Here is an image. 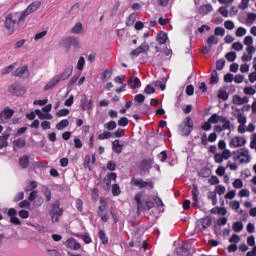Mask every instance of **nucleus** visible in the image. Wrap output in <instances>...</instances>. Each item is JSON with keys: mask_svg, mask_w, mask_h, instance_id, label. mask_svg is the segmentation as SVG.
I'll use <instances>...</instances> for the list:
<instances>
[{"mask_svg": "<svg viewBox=\"0 0 256 256\" xmlns=\"http://www.w3.org/2000/svg\"><path fill=\"white\" fill-rule=\"evenodd\" d=\"M65 246L68 249H72L73 251H79V249H81V243L77 242V240H75V238H69L65 242Z\"/></svg>", "mask_w": 256, "mask_h": 256, "instance_id": "12", "label": "nucleus"}, {"mask_svg": "<svg viewBox=\"0 0 256 256\" xmlns=\"http://www.w3.org/2000/svg\"><path fill=\"white\" fill-rule=\"evenodd\" d=\"M111 181H117V173L110 172L104 177L103 182L107 187H111Z\"/></svg>", "mask_w": 256, "mask_h": 256, "instance_id": "14", "label": "nucleus"}, {"mask_svg": "<svg viewBox=\"0 0 256 256\" xmlns=\"http://www.w3.org/2000/svg\"><path fill=\"white\" fill-rule=\"evenodd\" d=\"M128 85H131V89H137V87H140L141 85V80L138 77H136L134 80L133 78H129Z\"/></svg>", "mask_w": 256, "mask_h": 256, "instance_id": "26", "label": "nucleus"}, {"mask_svg": "<svg viewBox=\"0 0 256 256\" xmlns=\"http://www.w3.org/2000/svg\"><path fill=\"white\" fill-rule=\"evenodd\" d=\"M100 203L101 205L98 208L97 215L103 223H107V221H109V215L105 213V211H107V203H105L104 200L100 201Z\"/></svg>", "mask_w": 256, "mask_h": 256, "instance_id": "8", "label": "nucleus"}, {"mask_svg": "<svg viewBox=\"0 0 256 256\" xmlns=\"http://www.w3.org/2000/svg\"><path fill=\"white\" fill-rule=\"evenodd\" d=\"M84 167L85 169H89V171H91V155L89 154L85 156Z\"/></svg>", "mask_w": 256, "mask_h": 256, "instance_id": "47", "label": "nucleus"}, {"mask_svg": "<svg viewBox=\"0 0 256 256\" xmlns=\"http://www.w3.org/2000/svg\"><path fill=\"white\" fill-rule=\"evenodd\" d=\"M112 137H116V138L125 137V130H123V128H118L116 131L112 133Z\"/></svg>", "mask_w": 256, "mask_h": 256, "instance_id": "40", "label": "nucleus"}, {"mask_svg": "<svg viewBox=\"0 0 256 256\" xmlns=\"http://www.w3.org/2000/svg\"><path fill=\"white\" fill-rule=\"evenodd\" d=\"M246 143L247 140L245 139V137L235 136L230 140V147H234V149H237V147H244Z\"/></svg>", "mask_w": 256, "mask_h": 256, "instance_id": "9", "label": "nucleus"}, {"mask_svg": "<svg viewBox=\"0 0 256 256\" xmlns=\"http://www.w3.org/2000/svg\"><path fill=\"white\" fill-rule=\"evenodd\" d=\"M130 185L134 187H138V189H145V187H149V189H154L155 187L152 181L147 182V181H144L142 178L138 179L135 177H132L130 181Z\"/></svg>", "mask_w": 256, "mask_h": 256, "instance_id": "6", "label": "nucleus"}, {"mask_svg": "<svg viewBox=\"0 0 256 256\" xmlns=\"http://www.w3.org/2000/svg\"><path fill=\"white\" fill-rule=\"evenodd\" d=\"M59 84V78H57L56 76H54L53 78H51V80L45 85L44 87V91H49V89H53V87H55V85Z\"/></svg>", "mask_w": 256, "mask_h": 256, "instance_id": "23", "label": "nucleus"}, {"mask_svg": "<svg viewBox=\"0 0 256 256\" xmlns=\"http://www.w3.org/2000/svg\"><path fill=\"white\" fill-rule=\"evenodd\" d=\"M213 9V7L211 5H203L200 7L199 11L200 13H210V11Z\"/></svg>", "mask_w": 256, "mask_h": 256, "instance_id": "54", "label": "nucleus"}, {"mask_svg": "<svg viewBox=\"0 0 256 256\" xmlns=\"http://www.w3.org/2000/svg\"><path fill=\"white\" fill-rule=\"evenodd\" d=\"M69 113H70L69 109H61L56 113V117H67Z\"/></svg>", "mask_w": 256, "mask_h": 256, "instance_id": "61", "label": "nucleus"}, {"mask_svg": "<svg viewBox=\"0 0 256 256\" xmlns=\"http://www.w3.org/2000/svg\"><path fill=\"white\" fill-rule=\"evenodd\" d=\"M112 150L114 153H117V155H121V153H123V144L119 143V139L112 142Z\"/></svg>", "mask_w": 256, "mask_h": 256, "instance_id": "17", "label": "nucleus"}, {"mask_svg": "<svg viewBox=\"0 0 256 256\" xmlns=\"http://www.w3.org/2000/svg\"><path fill=\"white\" fill-rule=\"evenodd\" d=\"M232 229L234 233H241L243 231V222L237 221L232 224Z\"/></svg>", "mask_w": 256, "mask_h": 256, "instance_id": "30", "label": "nucleus"}, {"mask_svg": "<svg viewBox=\"0 0 256 256\" xmlns=\"http://www.w3.org/2000/svg\"><path fill=\"white\" fill-rule=\"evenodd\" d=\"M7 215L10 218V223H12V225H21V220L18 219L17 210H15V208H9Z\"/></svg>", "mask_w": 256, "mask_h": 256, "instance_id": "11", "label": "nucleus"}, {"mask_svg": "<svg viewBox=\"0 0 256 256\" xmlns=\"http://www.w3.org/2000/svg\"><path fill=\"white\" fill-rule=\"evenodd\" d=\"M225 68V59H219L216 62V69L217 71H223V69Z\"/></svg>", "mask_w": 256, "mask_h": 256, "instance_id": "44", "label": "nucleus"}, {"mask_svg": "<svg viewBox=\"0 0 256 256\" xmlns=\"http://www.w3.org/2000/svg\"><path fill=\"white\" fill-rule=\"evenodd\" d=\"M208 183H210V185H219V178L215 175H212L208 180Z\"/></svg>", "mask_w": 256, "mask_h": 256, "instance_id": "62", "label": "nucleus"}, {"mask_svg": "<svg viewBox=\"0 0 256 256\" xmlns=\"http://www.w3.org/2000/svg\"><path fill=\"white\" fill-rule=\"evenodd\" d=\"M118 125L119 127H127L129 125V119L127 117H121L118 120Z\"/></svg>", "mask_w": 256, "mask_h": 256, "instance_id": "48", "label": "nucleus"}, {"mask_svg": "<svg viewBox=\"0 0 256 256\" xmlns=\"http://www.w3.org/2000/svg\"><path fill=\"white\" fill-rule=\"evenodd\" d=\"M217 43H219V38H217L215 35H212L207 39V45L210 49L213 47V45H217Z\"/></svg>", "mask_w": 256, "mask_h": 256, "instance_id": "36", "label": "nucleus"}, {"mask_svg": "<svg viewBox=\"0 0 256 256\" xmlns=\"http://www.w3.org/2000/svg\"><path fill=\"white\" fill-rule=\"evenodd\" d=\"M19 87L18 83L12 84L9 86L8 91L9 93H11L12 95H21V93L17 92V88Z\"/></svg>", "mask_w": 256, "mask_h": 256, "instance_id": "37", "label": "nucleus"}, {"mask_svg": "<svg viewBox=\"0 0 256 256\" xmlns=\"http://www.w3.org/2000/svg\"><path fill=\"white\" fill-rule=\"evenodd\" d=\"M111 75H113V70L106 69L103 73L102 79L104 81H109V79H111Z\"/></svg>", "mask_w": 256, "mask_h": 256, "instance_id": "45", "label": "nucleus"}, {"mask_svg": "<svg viewBox=\"0 0 256 256\" xmlns=\"http://www.w3.org/2000/svg\"><path fill=\"white\" fill-rule=\"evenodd\" d=\"M214 34L216 36L223 37L225 35V28H223V27H216L215 30H214Z\"/></svg>", "mask_w": 256, "mask_h": 256, "instance_id": "59", "label": "nucleus"}, {"mask_svg": "<svg viewBox=\"0 0 256 256\" xmlns=\"http://www.w3.org/2000/svg\"><path fill=\"white\" fill-rule=\"evenodd\" d=\"M234 105H244V103H249V97H241L239 95H234L232 98Z\"/></svg>", "mask_w": 256, "mask_h": 256, "instance_id": "16", "label": "nucleus"}, {"mask_svg": "<svg viewBox=\"0 0 256 256\" xmlns=\"http://www.w3.org/2000/svg\"><path fill=\"white\" fill-rule=\"evenodd\" d=\"M223 123V125H216L214 126V131H216V133H222V131H231V121L230 120H226L225 122H221Z\"/></svg>", "mask_w": 256, "mask_h": 256, "instance_id": "13", "label": "nucleus"}, {"mask_svg": "<svg viewBox=\"0 0 256 256\" xmlns=\"http://www.w3.org/2000/svg\"><path fill=\"white\" fill-rule=\"evenodd\" d=\"M227 61H229L230 63H233V61H235V59H237V53H235L234 51L232 52H228L225 55Z\"/></svg>", "mask_w": 256, "mask_h": 256, "instance_id": "41", "label": "nucleus"}, {"mask_svg": "<svg viewBox=\"0 0 256 256\" xmlns=\"http://www.w3.org/2000/svg\"><path fill=\"white\" fill-rule=\"evenodd\" d=\"M27 69H29L28 66H22L17 68L13 73L14 77H21V75H25V72L27 71Z\"/></svg>", "mask_w": 256, "mask_h": 256, "instance_id": "31", "label": "nucleus"}, {"mask_svg": "<svg viewBox=\"0 0 256 256\" xmlns=\"http://www.w3.org/2000/svg\"><path fill=\"white\" fill-rule=\"evenodd\" d=\"M66 127H69V120L67 119H64L60 121L58 124H56V129L58 131H63V129H65Z\"/></svg>", "mask_w": 256, "mask_h": 256, "instance_id": "35", "label": "nucleus"}, {"mask_svg": "<svg viewBox=\"0 0 256 256\" xmlns=\"http://www.w3.org/2000/svg\"><path fill=\"white\" fill-rule=\"evenodd\" d=\"M218 97H219V99H222L223 101H227V99H229V93L225 90H221L218 93Z\"/></svg>", "mask_w": 256, "mask_h": 256, "instance_id": "50", "label": "nucleus"}, {"mask_svg": "<svg viewBox=\"0 0 256 256\" xmlns=\"http://www.w3.org/2000/svg\"><path fill=\"white\" fill-rule=\"evenodd\" d=\"M36 115H38L39 119L43 120V119H48L49 121H51V119H53V115L49 114V113H43L41 112V110L37 109L35 110Z\"/></svg>", "mask_w": 256, "mask_h": 256, "instance_id": "29", "label": "nucleus"}, {"mask_svg": "<svg viewBox=\"0 0 256 256\" xmlns=\"http://www.w3.org/2000/svg\"><path fill=\"white\" fill-rule=\"evenodd\" d=\"M83 31V24L81 22L76 23V25L72 28L71 33H74V35H80V33Z\"/></svg>", "mask_w": 256, "mask_h": 256, "instance_id": "32", "label": "nucleus"}, {"mask_svg": "<svg viewBox=\"0 0 256 256\" xmlns=\"http://www.w3.org/2000/svg\"><path fill=\"white\" fill-rule=\"evenodd\" d=\"M111 137H113V134L109 131H104L103 133L98 135V139L100 141H103L105 139H111Z\"/></svg>", "mask_w": 256, "mask_h": 256, "instance_id": "38", "label": "nucleus"}, {"mask_svg": "<svg viewBox=\"0 0 256 256\" xmlns=\"http://www.w3.org/2000/svg\"><path fill=\"white\" fill-rule=\"evenodd\" d=\"M17 64H11L5 68L2 69V75H7L9 73H11V71H13V69H15Z\"/></svg>", "mask_w": 256, "mask_h": 256, "instance_id": "46", "label": "nucleus"}, {"mask_svg": "<svg viewBox=\"0 0 256 256\" xmlns=\"http://www.w3.org/2000/svg\"><path fill=\"white\" fill-rule=\"evenodd\" d=\"M210 83L211 85H217V83H219V74L217 73V70L212 71Z\"/></svg>", "mask_w": 256, "mask_h": 256, "instance_id": "33", "label": "nucleus"}, {"mask_svg": "<svg viewBox=\"0 0 256 256\" xmlns=\"http://www.w3.org/2000/svg\"><path fill=\"white\" fill-rule=\"evenodd\" d=\"M178 254H179V255H182V256H188V255H189V248H187L186 245H183V246L179 249Z\"/></svg>", "mask_w": 256, "mask_h": 256, "instance_id": "53", "label": "nucleus"}, {"mask_svg": "<svg viewBox=\"0 0 256 256\" xmlns=\"http://www.w3.org/2000/svg\"><path fill=\"white\" fill-rule=\"evenodd\" d=\"M208 120H210V122L213 124H217V123L226 122L229 119L225 116H219V114L215 113V114H212Z\"/></svg>", "mask_w": 256, "mask_h": 256, "instance_id": "15", "label": "nucleus"}, {"mask_svg": "<svg viewBox=\"0 0 256 256\" xmlns=\"http://www.w3.org/2000/svg\"><path fill=\"white\" fill-rule=\"evenodd\" d=\"M112 195L113 197H119V195H121V188L119 187V184L112 185Z\"/></svg>", "mask_w": 256, "mask_h": 256, "instance_id": "39", "label": "nucleus"}, {"mask_svg": "<svg viewBox=\"0 0 256 256\" xmlns=\"http://www.w3.org/2000/svg\"><path fill=\"white\" fill-rule=\"evenodd\" d=\"M42 2L40 0H36L32 2L30 5L27 6V8L21 13L18 23H23L29 15L35 13V11H38V9H41Z\"/></svg>", "mask_w": 256, "mask_h": 256, "instance_id": "1", "label": "nucleus"}, {"mask_svg": "<svg viewBox=\"0 0 256 256\" xmlns=\"http://www.w3.org/2000/svg\"><path fill=\"white\" fill-rule=\"evenodd\" d=\"M245 35H247V29H245L243 27H239L236 30V37H245Z\"/></svg>", "mask_w": 256, "mask_h": 256, "instance_id": "49", "label": "nucleus"}, {"mask_svg": "<svg viewBox=\"0 0 256 256\" xmlns=\"http://www.w3.org/2000/svg\"><path fill=\"white\" fill-rule=\"evenodd\" d=\"M18 217H20V219H29V211H27V210H20L18 212Z\"/></svg>", "mask_w": 256, "mask_h": 256, "instance_id": "60", "label": "nucleus"}, {"mask_svg": "<svg viewBox=\"0 0 256 256\" xmlns=\"http://www.w3.org/2000/svg\"><path fill=\"white\" fill-rule=\"evenodd\" d=\"M215 191H216V193H217L218 195H225L226 189H225V186H223V185H218V186H216Z\"/></svg>", "mask_w": 256, "mask_h": 256, "instance_id": "63", "label": "nucleus"}, {"mask_svg": "<svg viewBox=\"0 0 256 256\" xmlns=\"http://www.w3.org/2000/svg\"><path fill=\"white\" fill-rule=\"evenodd\" d=\"M184 126L190 129H193L194 127L193 119L191 117H186V119L184 120Z\"/></svg>", "mask_w": 256, "mask_h": 256, "instance_id": "55", "label": "nucleus"}, {"mask_svg": "<svg viewBox=\"0 0 256 256\" xmlns=\"http://www.w3.org/2000/svg\"><path fill=\"white\" fill-rule=\"evenodd\" d=\"M167 33L161 31L157 34V41L160 45H165L167 43Z\"/></svg>", "mask_w": 256, "mask_h": 256, "instance_id": "25", "label": "nucleus"}, {"mask_svg": "<svg viewBox=\"0 0 256 256\" xmlns=\"http://www.w3.org/2000/svg\"><path fill=\"white\" fill-rule=\"evenodd\" d=\"M247 7H249V0H241L239 4V9H241L242 11H245Z\"/></svg>", "mask_w": 256, "mask_h": 256, "instance_id": "64", "label": "nucleus"}, {"mask_svg": "<svg viewBox=\"0 0 256 256\" xmlns=\"http://www.w3.org/2000/svg\"><path fill=\"white\" fill-rule=\"evenodd\" d=\"M63 45L68 52L71 47H74L75 49H81V44L79 43V39L75 36L67 37L63 40Z\"/></svg>", "mask_w": 256, "mask_h": 256, "instance_id": "7", "label": "nucleus"}, {"mask_svg": "<svg viewBox=\"0 0 256 256\" xmlns=\"http://www.w3.org/2000/svg\"><path fill=\"white\" fill-rule=\"evenodd\" d=\"M244 93H245V95H255L256 90H255V88H253L251 86H246L244 88Z\"/></svg>", "mask_w": 256, "mask_h": 256, "instance_id": "58", "label": "nucleus"}, {"mask_svg": "<svg viewBox=\"0 0 256 256\" xmlns=\"http://www.w3.org/2000/svg\"><path fill=\"white\" fill-rule=\"evenodd\" d=\"M98 236L102 245H107V243H109V237H107V233H105V230H100Z\"/></svg>", "mask_w": 256, "mask_h": 256, "instance_id": "27", "label": "nucleus"}, {"mask_svg": "<svg viewBox=\"0 0 256 256\" xmlns=\"http://www.w3.org/2000/svg\"><path fill=\"white\" fill-rule=\"evenodd\" d=\"M13 115H15V110H13L9 107L4 108L2 113H0V117H4V119H11V117H13Z\"/></svg>", "mask_w": 256, "mask_h": 256, "instance_id": "21", "label": "nucleus"}, {"mask_svg": "<svg viewBox=\"0 0 256 256\" xmlns=\"http://www.w3.org/2000/svg\"><path fill=\"white\" fill-rule=\"evenodd\" d=\"M225 29H228L229 31H232V29H235V24L231 20H226L224 22Z\"/></svg>", "mask_w": 256, "mask_h": 256, "instance_id": "57", "label": "nucleus"}, {"mask_svg": "<svg viewBox=\"0 0 256 256\" xmlns=\"http://www.w3.org/2000/svg\"><path fill=\"white\" fill-rule=\"evenodd\" d=\"M52 223H59V219L63 215V208H61V202L56 201L52 205V209L49 211Z\"/></svg>", "mask_w": 256, "mask_h": 256, "instance_id": "3", "label": "nucleus"}, {"mask_svg": "<svg viewBox=\"0 0 256 256\" xmlns=\"http://www.w3.org/2000/svg\"><path fill=\"white\" fill-rule=\"evenodd\" d=\"M71 75H73V65L66 67L61 74L56 75V79H58L59 83H61V81H66V79H69Z\"/></svg>", "mask_w": 256, "mask_h": 256, "instance_id": "10", "label": "nucleus"}, {"mask_svg": "<svg viewBox=\"0 0 256 256\" xmlns=\"http://www.w3.org/2000/svg\"><path fill=\"white\" fill-rule=\"evenodd\" d=\"M10 136V133H5L0 136V141H3V143H0V149H5V147H9V142L7 141V139H9Z\"/></svg>", "mask_w": 256, "mask_h": 256, "instance_id": "24", "label": "nucleus"}, {"mask_svg": "<svg viewBox=\"0 0 256 256\" xmlns=\"http://www.w3.org/2000/svg\"><path fill=\"white\" fill-rule=\"evenodd\" d=\"M234 161H239L240 163H250L251 156L249 155V150L247 148H242L240 151H234Z\"/></svg>", "mask_w": 256, "mask_h": 256, "instance_id": "4", "label": "nucleus"}, {"mask_svg": "<svg viewBox=\"0 0 256 256\" xmlns=\"http://www.w3.org/2000/svg\"><path fill=\"white\" fill-rule=\"evenodd\" d=\"M143 194L138 193L135 195V201L137 203V213L139 211H150L155 207V203L151 200H142Z\"/></svg>", "mask_w": 256, "mask_h": 256, "instance_id": "2", "label": "nucleus"}, {"mask_svg": "<svg viewBox=\"0 0 256 256\" xmlns=\"http://www.w3.org/2000/svg\"><path fill=\"white\" fill-rule=\"evenodd\" d=\"M25 145H27L25 138H19V139L13 141L14 151H17V149H23V147H25Z\"/></svg>", "mask_w": 256, "mask_h": 256, "instance_id": "19", "label": "nucleus"}, {"mask_svg": "<svg viewBox=\"0 0 256 256\" xmlns=\"http://www.w3.org/2000/svg\"><path fill=\"white\" fill-rule=\"evenodd\" d=\"M192 199H193V205L195 207H197V205L199 204V188L197 187V185H193L192 188Z\"/></svg>", "mask_w": 256, "mask_h": 256, "instance_id": "20", "label": "nucleus"}, {"mask_svg": "<svg viewBox=\"0 0 256 256\" xmlns=\"http://www.w3.org/2000/svg\"><path fill=\"white\" fill-rule=\"evenodd\" d=\"M212 220L210 217H205L201 219V225L202 229L205 231V229H209V226L211 225Z\"/></svg>", "mask_w": 256, "mask_h": 256, "instance_id": "34", "label": "nucleus"}, {"mask_svg": "<svg viewBox=\"0 0 256 256\" xmlns=\"http://www.w3.org/2000/svg\"><path fill=\"white\" fill-rule=\"evenodd\" d=\"M236 112L238 113L236 115V119H237L238 123L240 125H245V123H247V116H245V114H243V112H241L240 109H236Z\"/></svg>", "mask_w": 256, "mask_h": 256, "instance_id": "22", "label": "nucleus"}, {"mask_svg": "<svg viewBox=\"0 0 256 256\" xmlns=\"http://www.w3.org/2000/svg\"><path fill=\"white\" fill-rule=\"evenodd\" d=\"M105 129H107L108 131H114V129H117V122L112 120V121L106 123Z\"/></svg>", "mask_w": 256, "mask_h": 256, "instance_id": "42", "label": "nucleus"}, {"mask_svg": "<svg viewBox=\"0 0 256 256\" xmlns=\"http://www.w3.org/2000/svg\"><path fill=\"white\" fill-rule=\"evenodd\" d=\"M85 67V58L82 56L79 58L78 63H77V69L79 71H83V68Z\"/></svg>", "mask_w": 256, "mask_h": 256, "instance_id": "56", "label": "nucleus"}, {"mask_svg": "<svg viewBox=\"0 0 256 256\" xmlns=\"http://www.w3.org/2000/svg\"><path fill=\"white\" fill-rule=\"evenodd\" d=\"M37 187V181H31L29 185L25 187L26 193H29V191H35V188Z\"/></svg>", "mask_w": 256, "mask_h": 256, "instance_id": "43", "label": "nucleus"}, {"mask_svg": "<svg viewBox=\"0 0 256 256\" xmlns=\"http://www.w3.org/2000/svg\"><path fill=\"white\" fill-rule=\"evenodd\" d=\"M140 53H147L149 51L150 47L147 44V42H143L139 47H138Z\"/></svg>", "mask_w": 256, "mask_h": 256, "instance_id": "52", "label": "nucleus"}, {"mask_svg": "<svg viewBox=\"0 0 256 256\" xmlns=\"http://www.w3.org/2000/svg\"><path fill=\"white\" fill-rule=\"evenodd\" d=\"M18 163H19V166L21 167V169H27L30 165L29 155L21 156L18 160Z\"/></svg>", "mask_w": 256, "mask_h": 256, "instance_id": "18", "label": "nucleus"}, {"mask_svg": "<svg viewBox=\"0 0 256 256\" xmlns=\"http://www.w3.org/2000/svg\"><path fill=\"white\" fill-rule=\"evenodd\" d=\"M16 25H17V20L13 19V14H8L4 22V27L6 29L7 35H13L15 33Z\"/></svg>", "mask_w": 256, "mask_h": 256, "instance_id": "5", "label": "nucleus"}, {"mask_svg": "<svg viewBox=\"0 0 256 256\" xmlns=\"http://www.w3.org/2000/svg\"><path fill=\"white\" fill-rule=\"evenodd\" d=\"M193 131V128H189V126H180V135L182 137H187L191 135V132Z\"/></svg>", "mask_w": 256, "mask_h": 256, "instance_id": "28", "label": "nucleus"}, {"mask_svg": "<svg viewBox=\"0 0 256 256\" xmlns=\"http://www.w3.org/2000/svg\"><path fill=\"white\" fill-rule=\"evenodd\" d=\"M18 207H20V209H29V207H31V203L29 200H23L22 202L18 203Z\"/></svg>", "mask_w": 256, "mask_h": 256, "instance_id": "51", "label": "nucleus"}]
</instances>
